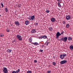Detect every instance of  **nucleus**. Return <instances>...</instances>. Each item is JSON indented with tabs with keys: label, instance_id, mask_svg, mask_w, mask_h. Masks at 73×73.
<instances>
[{
	"label": "nucleus",
	"instance_id": "f257e3e1",
	"mask_svg": "<svg viewBox=\"0 0 73 73\" xmlns=\"http://www.w3.org/2000/svg\"><path fill=\"white\" fill-rule=\"evenodd\" d=\"M28 19L29 20H31V21H33L35 19V17L34 15L30 16V17L28 18Z\"/></svg>",
	"mask_w": 73,
	"mask_h": 73
},
{
	"label": "nucleus",
	"instance_id": "f03ea898",
	"mask_svg": "<svg viewBox=\"0 0 73 73\" xmlns=\"http://www.w3.org/2000/svg\"><path fill=\"white\" fill-rule=\"evenodd\" d=\"M67 40H68V38L66 36L62 38L61 39H60V40L61 41H64V42H66L67 41Z\"/></svg>",
	"mask_w": 73,
	"mask_h": 73
},
{
	"label": "nucleus",
	"instance_id": "7ed1b4c3",
	"mask_svg": "<svg viewBox=\"0 0 73 73\" xmlns=\"http://www.w3.org/2000/svg\"><path fill=\"white\" fill-rule=\"evenodd\" d=\"M16 37L19 40V41H21L22 40H23V38L21 36L18 35Z\"/></svg>",
	"mask_w": 73,
	"mask_h": 73
},
{
	"label": "nucleus",
	"instance_id": "20e7f679",
	"mask_svg": "<svg viewBox=\"0 0 73 73\" xmlns=\"http://www.w3.org/2000/svg\"><path fill=\"white\" fill-rule=\"evenodd\" d=\"M66 54H61L60 55V58H61L62 60L64 58V57H66Z\"/></svg>",
	"mask_w": 73,
	"mask_h": 73
},
{
	"label": "nucleus",
	"instance_id": "39448f33",
	"mask_svg": "<svg viewBox=\"0 0 73 73\" xmlns=\"http://www.w3.org/2000/svg\"><path fill=\"white\" fill-rule=\"evenodd\" d=\"M3 70L4 73H8V70L6 67H3Z\"/></svg>",
	"mask_w": 73,
	"mask_h": 73
},
{
	"label": "nucleus",
	"instance_id": "423d86ee",
	"mask_svg": "<svg viewBox=\"0 0 73 73\" xmlns=\"http://www.w3.org/2000/svg\"><path fill=\"white\" fill-rule=\"evenodd\" d=\"M61 36V34H60V32H58L56 34V39H58L59 38V36Z\"/></svg>",
	"mask_w": 73,
	"mask_h": 73
},
{
	"label": "nucleus",
	"instance_id": "0eeeda50",
	"mask_svg": "<svg viewBox=\"0 0 73 73\" xmlns=\"http://www.w3.org/2000/svg\"><path fill=\"white\" fill-rule=\"evenodd\" d=\"M66 62H67V60H64L60 61V64H66Z\"/></svg>",
	"mask_w": 73,
	"mask_h": 73
},
{
	"label": "nucleus",
	"instance_id": "6e6552de",
	"mask_svg": "<svg viewBox=\"0 0 73 73\" xmlns=\"http://www.w3.org/2000/svg\"><path fill=\"white\" fill-rule=\"evenodd\" d=\"M15 24L16 26H19V25H20V23L18 21H15Z\"/></svg>",
	"mask_w": 73,
	"mask_h": 73
},
{
	"label": "nucleus",
	"instance_id": "1a4fd4ad",
	"mask_svg": "<svg viewBox=\"0 0 73 73\" xmlns=\"http://www.w3.org/2000/svg\"><path fill=\"white\" fill-rule=\"evenodd\" d=\"M66 19L67 20H70V15H68L66 16Z\"/></svg>",
	"mask_w": 73,
	"mask_h": 73
},
{
	"label": "nucleus",
	"instance_id": "9d476101",
	"mask_svg": "<svg viewBox=\"0 0 73 73\" xmlns=\"http://www.w3.org/2000/svg\"><path fill=\"white\" fill-rule=\"evenodd\" d=\"M50 21H51V22H53V23H54V22H55L56 21V19H55V18L54 17H52L51 18L50 20Z\"/></svg>",
	"mask_w": 73,
	"mask_h": 73
},
{
	"label": "nucleus",
	"instance_id": "9b49d317",
	"mask_svg": "<svg viewBox=\"0 0 73 73\" xmlns=\"http://www.w3.org/2000/svg\"><path fill=\"white\" fill-rule=\"evenodd\" d=\"M25 24L26 25H27L29 24V22L28 21H26L25 22Z\"/></svg>",
	"mask_w": 73,
	"mask_h": 73
},
{
	"label": "nucleus",
	"instance_id": "f8f14e48",
	"mask_svg": "<svg viewBox=\"0 0 73 73\" xmlns=\"http://www.w3.org/2000/svg\"><path fill=\"white\" fill-rule=\"evenodd\" d=\"M70 49L71 50H73V45H71L70 46Z\"/></svg>",
	"mask_w": 73,
	"mask_h": 73
},
{
	"label": "nucleus",
	"instance_id": "ddd939ff",
	"mask_svg": "<svg viewBox=\"0 0 73 73\" xmlns=\"http://www.w3.org/2000/svg\"><path fill=\"white\" fill-rule=\"evenodd\" d=\"M36 32V30L35 29H33L31 31V33H35Z\"/></svg>",
	"mask_w": 73,
	"mask_h": 73
},
{
	"label": "nucleus",
	"instance_id": "4468645a",
	"mask_svg": "<svg viewBox=\"0 0 73 73\" xmlns=\"http://www.w3.org/2000/svg\"><path fill=\"white\" fill-rule=\"evenodd\" d=\"M32 43L35 45H39V44L38 43H37V42H35L34 43L33 42Z\"/></svg>",
	"mask_w": 73,
	"mask_h": 73
},
{
	"label": "nucleus",
	"instance_id": "2eb2a0df",
	"mask_svg": "<svg viewBox=\"0 0 73 73\" xmlns=\"http://www.w3.org/2000/svg\"><path fill=\"white\" fill-rule=\"evenodd\" d=\"M70 27V25L69 24H67L66 25V28H68L69 27Z\"/></svg>",
	"mask_w": 73,
	"mask_h": 73
},
{
	"label": "nucleus",
	"instance_id": "dca6fc26",
	"mask_svg": "<svg viewBox=\"0 0 73 73\" xmlns=\"http://www.w3.org/2000/svg\"><path fill=\"white\" fill-rule=\"evenodd\" d=\"M48 29H49V31H52L53 30V28H52V27H50Z\"/></svg>",
	"mask_w": 73,
	"mask_h": 73
},
{
	"label": "nucleus",
	"instance_id": "f3484780",
	"mask_svg": "<svg viewBox=\"0 0 73 73\" xmlns=\"http://www.w3.org/2000/svg\"><path fill=\"white\" fill-rule=\"evenodd\" d=\"M7 52H8V53H11V52H12V50H10L9 49H8V50H7Z\"/></svg>",
	"mask_w": 73,
	"mask_h": 73
},
{
	"label": "nucleus",
	"instance_id": "a211bd4d",
	"mask_svg": "<svg viewBox=\"0 0 73 73\" xmlns=\"http://www.w3.org/2000/svg\"><path fill=\"white\" fill-rule=\"evenodd\" d=\"M57 4L58 5L59 7H60V8H61V4H60V3H58V2Z\"/></svg>",
	"mask_w": 73,
	"mask_h": 73
},
{
	"label": "nucleus",
	"instance_id": "6ab92c4d",
	"mask_svg": "<svg viewBox=\"0 0 73 73\" xmlns=\"http://www.w3.org/2000/svg\"><path fill=\"white\" fill-rule=\"evenodd\" d=\"M20 71V70L19 69L16 71V73H18Z\"/></svg>",
	"mask_w": 73,
	"mask_h": 73
},
{
	"label": "nucleus",
	"instance_id": "aec40b11",
	"mask_svg": "<svg viewBox=\"0 0 73 73\" xmlns=\"http://www.w3.org/2000/svg\"><path fill=\"white\" fill-rule=\"evenodd\" d=\"M47 38V36L46 35H44L43 36V39H45Z\"/></svg>",
	"mask_w": 73,
	"mask_h": 73
},
{
	"label": "nucleus",
	"instance_id": "412c9836",
	"mask_svg": "<svg viewBox=\"0 0 73 73\" xmlns=\"http://www.w3.org/2000/svg\"><path fill=\"white\" fill-rule=\"evenodd\" d=\"M5 9L6 12H8V9H7V7L5 8Z\"/></svg>",
	"mask_w": 73,
	"mask_h": 73
},
{
	"label": "nucleus",
	"instance_id": "4be33fe9",
	"mask_svg": "<svg viewBox=\"0 0 73 73\" xmlns=\"http://www.w3.org/2000/svg\"><path fill=\"white\" fill-rule=\"evenodd\" d=\"M68 41H70L72 40V38L70 37H69L68 39Z\"/></svg>",
	"mask_w": 73,
	"mask_h": 73
},
{
	"label": "nucleus",
	"instance_id": "5701e85b",
	"mask_svg": "<svg viewBox=\"0 0 73 73\" xmlns=\"http://www.w3.org/2000/svg\"><path fill=\"white\" fill-rule=\"evenodd\" d=\"M32 71L30 70H28L27 71V73H32Z\"/></svg>",
	"mask_w": 73,
	"mask_h": 73
},
{
	"label": "nucleus",
	"instance_id": "b1692460",
	"mask_svg": "<svg viewBox=\"0 0 73 73\" xmlns=\"http://www.w3.org/2000/svg\"><path fill=\"white\" fill-rule=\"evenodd\" d=\"M45 12L46 13H49V11L48 10H46L45 11Z\"/></svg>",
	"mask_w": 73,
	"mask_h": 73
},
{
	"label": "nucleus",
	"instance_id": "393cba45",
	"mask_svg": "<svg viewBox=\"0 0 73 73\" xmlns=\"http://www.w3.org/2000/svg\"><path fill=\"white\" fill-rule=\"evenodd\" d=\"M1 6L2 8H4V5L3 4V3H1Z\"/></svg>",
	"mask_w": 73,
	"mask_h": 73
},
{
	"label": "nucleus",
	"instance_id": "a878e982",
	"mask_svg": "<svg viewBox=\"0 0 73 73\" xmlns=\"http://www.w3.org/2000/svg\"><path fill=\"white\" fill-rule=\"evenodd\" d=\"M6 31H7V32H9L10 31V30L9 29H7Z\"/></svg>",
	"mask_w": 73,
	"mask_h": 73
},
{
	"label": "nucleus",
	"instance_id": "bb28decb",
	"mask_svg": "<svg viewBox=\"0 0 73 73\" xmlns=\"http://www.w3.org/2000/svg\"><path fill=\"white\" fill-rule=\"evenodd\" d=\"M42 38H43V37L41 36L39 37V39H42Z\"/></svg>",
	"mask_w": 73,
	"mask_h": 73
},
{
	"label": "nucleus",
	"instance_id": "cd10ccee",
	"mask_svg": "<svg viewBox=\"0 0 73 73\" xmlns=\"http://www.w3.org/2000/svg\"><path fill=\"white\" fill-rule=\"evenodd\" d=\"M52 65H56V63L55 62H52Z\"/></svg>",
	"mask_w": 73,
	"mask_h": 73
},
{
	"label": "nucleus",
	"instance_id": "c85d7f7f",
	"mask_svg": "<svg viewBox=\"0 0 73 73\" xmlns=\"http://www.w3.org/2000/svg\"><path fill=\"white\" fill-rule=\"evenodd\" d=\"M64 33V31H63L61 32V33H60V35H63V34Z\"/></svg>",
	"mask_w": 73,
	"mask_h": 73
},
{
	"label": "nucleus",
	"instance_id": "c756f323",
	"mask_svg": "<svg viewBox=\"0 0 73 73\" xmlns=\"http://www.w3.org/2000/svg\"><path fill=\"white\" fill-rule=\"evenodd\" d=\"M12 73H16V72L15 71H13L12 72Z\"/></svg>",
	"mask_w": 73,
	"mask_h": 73
},
{
	"label": "nucleus",
	"instance_id": "7c9ffc66",
	"mask_svg": "<svg viewBox=\"0 0 73 73\" xmlns=\"http://www.w3.org/2000/svg\"><path fill=\"white\" fill-rule=\"evenodd\" d=\"M29 41L30 42H32V38L30 39L29 40Z\"/></svg>",
	"mask_w": 73,
	"mask_h": 73
},
{
	"label": "nucleus",
	"instance_id": "2f4dec72",
	"mask_svg": "<svg viewBox=\"0 0 73 73\" xmlns=\"http://www.w3.org/2000/svg\"><path fill=\"white\" fill-rule=\"evenodd\" d=\"M34 63H36V62H37V60H34Z\"/></svg>",
	"mask_w": 73,
	"mask_h": 73
},
{
	"label": "nucleus",
	"instance_id": "473e14b6",
	"mask_svg": "<svg viewBox=\"0 0 73 73\" xmlns=\"http://www.w3.org/2000/svg\"><path fill=\"white\" fill-rule=\"evenodd\" d=\"M51 72V71H48L47 73H50Z\"/></svg>",
	"mask_w": 73,
	"mask_h": 73
},
{
	"label": "nucleus",
	"instance_id": "72a5a7b5",
	"mask_svg": "<svg viewBox=\"0 0 73 73\" xmlns=\"http://www.w3.org/2000/svg\"><path fill=\"white\" fill-rule=\"evenodd\" d=\"M40 52H43V50H41V49H40Z\"/></svg>",
	"mask_w": 73,
	"mask_h": 73
},
{
	"label": "nucleus",
	"instance_id": "f704fd0d",
	"mask_svg": "<svg viewBox=\"0 0 73 73\" xmlns=\"http://www.w3.org/2000/svg\"><path fill=\"white\" fill-rule=\"evenodd\" d=\"M35 25H38V23H35Z\"/></svg>",
	"mask_w": 73,
	"mask_h": 73
},
{
	"label": "nucleus",
	"instance_id": "c9c22d12",
	"mask_svg": "<svg viewBox=\"0 0 73 73\" xmlns=\"http://www.w3.org/2000/svg\"><path fill=\"white\" fill-rule=\"evenodd\" d=\"M62 23L63 24H65V22L64 21H63Z\"/></svg>",
	"mask_w": 73,
	"mask_h": 73
},
{
	"label": "nucleus",
	"instance_id": "e433bc0d",
	"mask_svg": "<svg viewBox=\"0 0 73 73\" xmlns=\"http://www.w3.org/2000/svg\"><path fill=\"white\" fill-rule=\"evenodd\" d=\"M0 36L1 37H3V36H4V35H0Z\"/></svg>",
	"mask_w": 73,
	"mask_h": 73
},
{
	"label": "nucleus",
	"instance_id": "4c0bfd02",
	"mask_svg": "<svg viewBox=\"0 0 73 73\" xmlns=\"http://www.w3.org/2000/svg\"><path fill=\"white\" fill-rule=\"evenodd\" d=\"M18 7H21V5H18Z\"/></svg>",
	"mask_w": 73,
	"mask_h": 73
},
{
	"label": "nucleus",
	"instance_id": "58836bf2",
	"mask_svg": "<svg viewBox=\"0 0 73 73\" xmlns=\"http://www.w3.org/2000/svg\"><path fill=\"white\" fill-rule=\"evenodd\" d=\"M47 45H48V42L46 46H47Z\"/></svg>",
	"mask_w": 73,
	"mask_h": 73
},
{
	"label": "nucleus",
	"instance_id": "ea45409f",
	"mask_svg": "<svg viewBox=\"0 0 73 73\" xmlns=\"http://www.w3.org/2000/svg\"><path fill=\"white\" fill-rule=\"evenodd\" d=\"M57 1H60V0H56Z\"/></svg>",
	"mask_w": 73,
	"mask_h": 73
},
{
	"label": "nucleus",
	"instance_id": "a19ab883",
	"mask_svg": "<svg viewBox=\"0 0 73 73\" xmlns=\"http://www.w3.org/2000/svg\"><path fill=\"white\" fill-rule=\"evenodd\" d=\"M1 8V6L0 5V9Z\"/></svg>",
	"mask_w": 73,
	"mask_h": 73
},
{
	"label": "nucleus",
	"instance_id": "79ce46f5",
	"mask_svg": "<svg viewBox=\"0 0 73 73\" xmlns=\"http://www.w3.org/2000/svg\"><path fill=\"white\" fill-rule=\"evenodd\" d=\"M70 30H71V28H70Z\"/></svg>",
	"mask_w": 73,
	"mask_h": 73
}]
</instances>
